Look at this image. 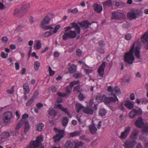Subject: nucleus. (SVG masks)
<instances>
[{"label":"nucleus","instance_id":"16","mask_svg":"<svg viewBox=\"0 0 148 148\" xmlns=\"http://www.w3.org/2000/svg\"><path fill=\"white\" fill-rule=\"evenodd\" d=\"M93 7L94 11L96 12L97 13H100L102 11L103 8L102 6L97 3H94L93 5Z\"/></svg>","mask_w":148,"mask_h":148},{"label":"nucleus","instance_id":"30","mask_svg":"<svg viewBox=\"0 0 148 148\" xmlns=\"http://www.w3.org/2000/svg\"><path fill=\"white\" fill-rule=\"evenodd\" d=\"M138 134V131L137 130H135L132 132L130 135L131 137L133 139H136L138 138L137 135Z\"/></svg>","mask_w":148,"mask_h":148},{"label":"nucleus","instance_id":"45","mask_svg":"<svg viewBox=\"0 0 148 148\" xmlns=\"http://www.w3.org/2000/svg\"><path fill=\"white\" fill-rule=\"evenodd\" d=\"M14 86H12L10 89H8L7 90V92L8 93L12 94L14 93Z\"/></svg>","mask_w":148,"mask_h":148},{"label":"nucleus","instance_id":"25","mask_svg":"<svg viewBox=\"0 0 148 148\" xmlns=\"http://www.w3.org/2000/svg\"><path fill=\"white\" fill-rule=\"evenodd\" d=\"M23 87L24 90V94L26 95L28 94L30 91L28 84L27 83H24L23 84Z\"/></svg>","mask_w":148,"mask_h":148},{"label":"nucleus","instance_id":"54","mask_svg":"<svg viewBox=\"0 0 148 148\" xmlns=\"http://www.w3.org/2000/svg\"><path fill=\"white\" fill-rule=\"evenodd\" d=\"M130 78L127 75H125L124 78V81L125 82L129 83L130 82Z\"/></svg>","mask_w":148,"mask_h":148},{"label":"nucleus","instance_id":"18","mask_svg":"<svg viewBox=\"0 0 148 148\" xmlns=\"http://www.w3.org/2000/svg\"><path fill=\"white\" fill-rule=\"evenodd\" d=\"M92 124L89 125L88 126V128L90 133L92 134H95L97 130V129L95 125L92 122Z\"/></svg>","mask_w":148,"mask_h":148},{"label":"nucleus","instance_id":"2","mask_svg":"<svg viewBox=\"0 0 148 148\" xmlns=\"http://www.w3.org/2000/svg\"><path fill=\"white\" fill-rule=\"evenodd\" d=\"M43 141V138L41 136H38L36 140L31 141L29 145L26 148H44L42 145V142Z\"/></svg>","mask_w":148,"mask_h":148},{"label":"nucleus","instance_id":"47","mask_svg":"<svg viewBox=\"0 0 148 148\" xmlns=\"http://www.w3.org/2000/svg\"><path fill=\"white\" fill-rule=\"evenodd\" d=\"M75 79H77L82 77L81 73H76L73 75Z\"/></svg>","mask_w":148,"mask_h":148},{"label":"nucleus","instance_id":"40","mask_svg":"<svg viewBox=\"0 0 148 148\" xmlns=\"http://www.w3.org/2000/svg\"><path fill=\"white\" fill-rule=\"evenodd\" d=\"M40 26L43 29L45 30L50 29L51 30L53 29V27L51 25L44 26V25H43V26Z\"/></svg>","mask_w":148,"mask_h":148},{"label":"nucleus","instance_id":"58","mask_svg":"<svg viewBox=\"0 0 148 148\" xmlns=\"http://www.w3.org/2000/svg\"><path fill=\"white\" fill-rule=\"evenodd\" d=\"M1 56L3 58H6L8 57V54L5 53L4 52H2L1 53Z\"/></svg>","mask_w":148,"mask_h":148},{"label":"nucleus","instance_id":"8","mask_svg":"<svg viewBox=\"0 0 148 148\" xmlns=\"http://www.w3.org/2000/svg\"><path fill=\"white\" fill-rule=\"evenodd\" d=\"M140 40L141 42L143 43L145 49H148V31L141 36Z\"/></svg>","mask_w":148,"mask_h":148},{"label":"nucleus","instance_id":"28","mask_svg":"<svg viewBox=\"0 0 148 148\" xmlns=\"http://www.w3.org/2000/svg\"><path fill=\"white\" fill-rule=\"evenodd\" d=\"M76 66L75 65L73 64L68 69V71L69 73H73L76 71Z\"/></svg>","mask_w":148,"mask_h":148},{"label":"nucleus","instance_id":"21","mask_svg":"<svg viewBox=\"0 0 148 148\" xmlns=\"http://www.w3.org/2000/svg\"><path fill=\"white\" fill-rule=\"evenodd\" d=\"M138 15L137 13L134 11L128 12L127 13L128 17L131 19H135Z\"/></svg>","mask_w":148,"mask_h":148},{"label":"nucleus","instance_id":"43","mask_svg":"<svg viewBox=\"0 0 148 148\" xmlns=\"http://www.w3.org/2000/svg\"><path fill=\"white\" fill-rule=\"evenodd\" d=\"M53 34L52 32H47L43 34V36L45 37H47Z\"/></svg>","mask_w":148,"mask_h":148},{"label":"nucleus","instance_id":"23","mask_svg":"<svg viewBox=\"0 0 148 148\" xmlns=\"http://www.w3.org/2000/svg\"><path fill=\"white\" fill-rule=\"evenodd\" d=\"M83 112L88 115H91L93 114V111L91 108L88 106L86 108H84Z\"/></svg>","mask_w":148,"mask_h":148},{"label":"nucleus","instance_id":"6","mask_svg":"<svg viewBox=\"0 0 148 148\" xmlns=\"http://www.w3.org/2000/svg\"><path fill=\"white\" fill-rule=\"evenodd\" d=\"M125 17V14L119 11H114L112 13V19H119Z\"/></svg>","mask_w":148,"mask_h":148},{"label":"nucleus","instance_id":"32","mask_svg":"<svg viewBox=\"0 0 148 148\" xmlns=\"http://www.w3.org/2000/svg\"><path fill=\"white\" fill-rule=\"evenodd\" d=\"M62 125L64 127L66 126L69 121V119L66 117H63L62 118Z\"/></svg>","mask_w":148,"mask_h":148},{"label":"nucleus","instance_id":"13","mask_svg":"<svg viewBox=\"0 0 148 148\" xmlns=\"http://www.w3.org/2000/svg\"><path fill=\"white\" fill-rule=\"evenodd\" d=\"M130 130V127H128L125 128L124 131L122 132L120 138L123 139H125L126 138L128 135Z\"/></svg>","mask_w":148,"mask_h":148},{"label":"nucleus","instance_id":"57","mask_svg":"<svg viewBox=\"0 0 148 148\" xmlns=\"http://www.w3.org/2000/svg\"><path fill=\"white\" fill-rule=\"evenodd\" d=\"M98 44L101 47H103L105 45L104 42L103 40H101L99 41Z\"/></svg>","mask_w":148,"mask_h":148},{"label":"nucleus","instance_id":"4","mask_svg":"<svg viewBox=\"0 0 148 148\" xmlns=\"http://www.w3.org/2000/svg\"><path fill=\"white\" fill-rule=\"evenodd\" d=\"M76 36V33L75 31H70L65 33L62 36V39L64 40H66L69 38H74Z\"/></svg>","mask_w":148,"mask_h":148},{"label":"nucleus","instance_id":"3","mask_svg":"<svg viewBox=\"0 0 148 148\" xmlns=\"http://www.w3.org/2000/svg\"><path fill=\"white\" fill-rule=\"evenodd\" d=\"M135 44H134L132 47L128 52L125 53L124 59L125 62L132 64L134 60V57L133 54Z\"/></svg>","mask_w":148,"mask_h":148},{"label":"nucleus","instance_id":"22","mask_svg":"<svg viewBox=\"0 0 148 148\" xmlns=\"http://www.w3.org/2000/svg\"><path fill=\"white\" fill-rule=\"evenodd\" d=\"M112 0H108L103 3V5L104 8H106L107 7L111 6L115 2L112 1Z\"/></svg>","mask_w":148,"mask_h":148},{"label":"nucleus","instance_id":"15","mask_svg":"<svg viewBox=\"0 0 148 148\" xmlns=\"http://www.w3.org/2000/svg\"><path fill=\"white\" fill-rule=\"evenodd\" d=\"M78 24L80 27L83 29H86L89 27V26L91 25L92 23H89L88 21H85L81 22H79Z\"/></svg>","mask_w":148,"mask_h":148},{"label":"nucleus","instance_id":"61","mask_svg":"<svg viewBox=\"0 0 148 148\" xmlns=\"http://www.w3.org/2000/svg\"><path fill=\"white\" fill-rule=\"evenodd\" d=\"M77 55L79 57L80 56L82 55V52L80 49H77L76 51Z\"/></svg>","mask_w":148,"mask_h":148},{"label":"nucleus","instance_id":"60","mask_svg":"<svg viewBox=\"0 0 148 148\" xmlns=\"http://www.w3.org/2000/svg\"><path fill=\"white\" fill-rule=\"evenodd\" d=\"M39 95V92L38 91H36L34 93V95L32 97L34 99L36 98Z\"/></svg>","mask_w":148,"mask_h":148},{"label":"nucleus","instance_id":"49","mask_svg":"<svg viewBox=\"0 0 148 148\" xmlns=\"http://www.w3.org/2000/svg\"><path fill=\"white\" fill-rule=\"evenodd\" d=\"M79 99L80 101H83L84 98L83 95L81 93H80L78 96Z\"/></svg>","mask_w":148,"mask_h":148},{"label":"nucleus","instance_id":"64","mask_svg":"<svg viewBox=\"0 0 148 148\" xmlns=\"http://www.w3.org/2000/svg\"><path fill=\"white\" fill-rule=\"evenodd\" d=\"M8 38L7 37L4 36L2 37L1 39V40L3 43H5L8 40Z\"/></svg>","mask_w":148,"mask_h":148},{"label":"nucleus","instance_id":"37","mask_svg":"<svg viewBox=\"0 0 148 148\" xmlns=\"http://www.w3.org/2000/svg\"><path fill=\"white\" fill-rule=\"evenodd\" d=\"M68 12H71L74 14H75L77 13L78 12V10L77 8H75L73 9H68Z\"/></svg>","mask_w":148,"mask_h":148},{"label":"nucleus","instance_id":"39","mask_svg":"<svg viewBox=\"0 0 148 148\" xmlns=\"http://www.w3.org/2000/svg\"><path fill=\"white\" fill-rule=\"evenodd\" d=\"M40 63L38 61H36L35 62L34 68L36 71H37L38 70L39 67L40 66Z\"/></svg>","mask_w":148,"mask_h":148},{"label":"nucleus","instance_id":"26","mask_svg":"<svg viewBox=\"0 0 148 148\" xmlns=\"http://www.w3.org/2000/svg\"><path fill=\"white\" fill-rule=\"evenodd\" d=\"M75 108L77 109V112L79 113L80 110H84V107L80 103H78L76 104Z\"/></svg>","mask_w":148,"mask_h":148},{"label":"nucleus","instance_id":"63","mask_svg":"<svg viewBox=\"0 0 148 148\" xmlns=\"http://www.w3.org/2000/svg\"><path fill=\"white\" fill-rule=\"evenodd\" d=\"M22 29V27L21 26H18L16 29L15 30L14 33H18Z\"/></svg>","mask_w":148,"mask_h":148},{"label":"nucleus","instance_id":"42","mask_svg":"<svg viewBox=\"0 0 148 148\" xmlns=\"http://www.w3.org/2000/svg\"><path fill=\"white\" fill-rule=\"evenodd\" d=\"M18 13H19V14L20 15V17L22 16V15H23L22 12L21 11V9L20 10H19L18 9H16L14 10V14L15 15H16Z\"/></svg>","mask_w":148,"mask_h":148},{"label":"nucleus","instance_id":"36","mask_svg":"<svg viewBox=\"0 0 148 148\" xmlns=\"http://www.w3.org/2000/svg\"><path fill=\"white\" fill-rule=\"evenodd\" d=\"M134 54L135 56L138 58L140 59L141 57L140 55V50L139 49H138L136 47L134 51Z\"/></svg>","mask_w":148,"mask_h":148},{"label":"nucleus","instance_id":"14","mask_svg":"<svg viewBox=\"0 0 148 148\" xmlns=\"http://www.w3.org/2000/svg\"><path fill=\"white\" fill-rule=\"evenodd\" d=\"M64 131H61L60 133L53 137V139L54 140V142H56L60 140L64 136Z\"/></svg>","mask_w":148,"mask_h":148},{"label":"nucleus","instance_id":"31","mask_svg":"<svg viewBox=\"0 0 148 148\" xmlns=\"http://www.w3.org/2000/svg\"><path fill=\"white\" fill-rule=\"evenodd\" d=\"M73 146V143L69 140L67 141L65 144V147L66 148H72Z\"/></svg>","mask_w":148,"mask_h":148},{"label":"nucleus","instance_id":"50","mask_svg":"<svg viewBox=\"0 0 148 148\" xmlns=\"http://www.w3.org/2000/svg\"><path fill=\"white\" fill-rule=\"evenodd\" d=\"M34 99L32 97H31L27 102L26 103V105L27 106H30L32 103L33 102L34 100Z\"/></svg>","mask_w":148,"mask_h":148},{"label":"nucleus","instance_id":"56","mask_svg":"<svg viewBox=\"0 0 148 148\" xmlns=\"http://www.w3.org/2000/svg\"><path fill=\"white\" fill-rule=\"evenodd\" d=\"M130 27V25L127 23H124L123 25V27L125 29H128Z\"/></svg>","mask_w":148,"mask_h":148},{"label":"nucleus","instance_id":"52","mask_svg":"<svg viewBox=\"0 0 148 148\" xmlns=\"http://www.w3.org/2000/svg\"><path fill=\"white\" fill-rule=\"evenodd\" d=\"M41 47V44L40 41H38L36 44V47L37 49H39Z\"/></svg>","mask_w":148,"mask_h":148},{"label":"nucleus","instance_id":"11","mask_svg":"<svg viewBox=\"0 0 148 148\" xmlns=\"http://www.w3.org/2000/svg\"><path fill=\"white\" fill-rule=\"evenodd\" d=\"M106 62H103L101 64L100 66L97 70V72L99 75L101 77L103 76L104 71V68L106 65Z\"/></svg>","mask_w":148,"mask_h":148},{"label":"nucleus","instance_id":"9","mask_svg":"<svg viewBox=\"0 0 148 148\" xmlns=\"http://www.w3.org/2000/svg\"><path fill=\"white\" fill-rule=\"evenodd\" d=\"M142 114V110L139 108L138 110L135 109L132 110L129 114V116L131 119H133L136 115L140 116Z\"/></svg>","mask_w":148,"mask_h":148},{"label":"nucleus","instance_id":"20","mask_svg":"<svg viewBox=\"0 0 148 148\" xmlns=\"http://www.w3.org/2000/svg\"><path fill=\"white\" fill-rule=\"evenodd\" d=\"M50 17L47 15L44 18L42 21L41 23L40 26H43V25L49 24L50 23Z\"/></svg>","mask_w":148,"mask_h":148},{"label":"nucleus","instance_id":"1","mask_svg":"<svg viewBox=\"0 0 148 148\" xmlns=\"http://www.w3.org/2000/svg\"><path fill=\"white\" fill-rule=\"evenodd\" d=\"M112 94L114 97H107L105 95H103L102 99L103 101L104 104L106 105H109L111 103H114L116 101H119L116 95H119L121 93V90L118 87L115 86L113 89Z\"/></svg>","mask_w":148,"mask_h":148},{"label":"nucleus","instance_id":"44","mask_svg":"<svg viewBox=\"0 0 148 148\" xmlns=\"http://www.w3.org/2000/svg\"><path fill=\"white\" fill-rule=\"evenodd\" d=\"M79 134V132L78 131H76L70 134V136L71 137L78 135Z\"/></svg>","mask_w":148,"mask_h":148},{"label":"nucleus","instance_id":"53","mask_svg":"<svg viewBox=\"0 0 148 148\" xmlns=\"http://www.w3.org/2000/svg\"><path fill=\"white\" fill-rule=\"evenodd\" d=\"M83 145V143L81 141H79L77 142V143L74 146V147H78L81 146H82Z\"/></svg>","mask_w":148,"mask_h":148},{"label":"nucleus","instance_id":"12","mask_svg":"<svg viewBox=\"0 0 148 148\" xmlns=\"http://www.w3.org/2000/svg\"><path fill=\"white\" fill-rule=\"evenodd\" d=\"M56 107L66 114L69 117L71 118L72 117L69 110L66 108H64L63 107L61 104H58L56 105Z\"/></svg>","mask_w":148,"mask_h":148},{"label":"nucleus","instance_id":"17","mask_svg":"<svg viewBox=\"0 0 148 148\" xmlns=\"http://www.w3.org/2000/svg\"><path fill=\"white\" fill-rule=\"evenodd\" d=\"M135 124L136 126L138 127L139 128H141L144 124L142 117H139L135 122Z\"/></svg>","mask_w":148,"mask_h":148},{"label":"nucleus","instance_id":"7","mask_svg":"<svg viewBox=\"0 0 148 148\" xmlns=\"http://www.w3.org/2000/svg\"><path fill=\"white\" fill-rule=\"evenodd\" d=\"M12 117V112L8 111L4 113L3 115V119L4 122L8 124L10 121V119Z\"/></svg>","mask_w":148,"mask_h":148},{"label":"nucleus","instance_id":"34","mask_svg":"<svg viewBox=\"0 0 148 148\" xmlns=\"http://www.w3.org/2000/svg\"><path fill=\"white\" fill-rule=\"evenodd\" d=\"M24 123L25 125L24 132L25 133H27L30 129V126L28 121H26Z\"/></svg>","mask_w":148,"mask_h":148},{"label":"nucleus","instance_id":"48","mask_svg":"<svg viewBox=\"0 0 148 148\" xmlns=\"http://www.w3.org/2000/svg\"><path fill=\"white\" fill-rule=\"evenodd\" d=\"M81 85H78L76 86L73 89V91H76L78 92H80L79 89L80 88Z\"/></svg>","mask_w":148,"mask_h":148},{"label":"nucleus","instance_id":"41","mask_svg":"<svg viewBox=\"0 0 148 148\" xmlns=\"http://www.w3.org/2000/svg\"><path fill=\"white\" fill-rule=\"evenodd\" d=\"M1 135L3 138H7L10 136L9 133L7 132H2L1 134Z\"/></svg>","mask_w":148,"mask_h":148},{"label":"nucleus","instance_id":"51","mask_svg":"<svg viewBox=\"0 0 148 148\" xmlns=\"http://www.w3.org/2000/svg\"><path fill=\"white\" fill-rule=\"evenodd\" d=\"M60 25H56L54 29L53 30V33H55L57 32L58 29L60 28Z\"/></svg>","mask_w":148,"mask_h":148},{"label":"nucleus","instance_id":"55","mask_svg":"<svg viewBox=\"0 0 148 148\" xmlns=\"http://www.w3.org/2000/svg\"><path fill=\"white\" fill-rule=\"evenodd\" d=\"M49 71L50 75L52 76L54 75L55 72L52 70L50 66H49Z\"/></svg>","mask_w":148,"mask_h":148},{"label":"nucleus","instance_id":"24","mask_svg":"<svg viewBox=\"0 0 148 148\" xmlns=\"http://www.w3.org/2000/svg\"><path fill=\"white\" fill-rule=\"evenodd\" d=\"M72 27L75 28L78 34H79L80 32V28L78 24L75 22L71 23Z\"/></svg>","mask_w":148,"mask_h":148},{"label":"nucleus","instance_id":"10","mask_svg":"<svg viewBox=\"0 0 148 148\" xmlns=\"http://www.w3.org/2000/svg\"><path fill=\"white\" fill-rule=\"evenodd\" d=\"M136 143L135 140L130 139L125 141L124 146L125 148H132L134 147Z\"/></svg>","mask_w":148,"mask_h":148},{"label":"nucleus","instance_id":"27","mask_svg":"<svg viewBox=\"0 0 148 148\" xmlns=\"http://www.w3.org/2000/svg\"><path fill=\"white\" fill-rule=\"evenodd\" d=\"M124 105L128 108L130 110L132 109L134 106V104L132 103V102L129 101H127L125 103Z\"/></svg>","mask_w":148,"mask_h":148},{"label":"nucleus","instance_id":"35","mask_svg":"<svg viewBox=\"0 0 148 148\" xmlns=\"http://www.w3.org/2000/svg\"><path fill=\"white\" fill-rule=\"evenodd\" d=\"M106 113V110L104 108L101 109L99 112V115L101 116H103L105 115Z\"/></svg>","mask_w":148,"mask_h":148},{"label":"nucleus","instance_id":"29","mask_svg":"<svg viewBox=\"0 0 148 148\" xmlns=\"http://www.w3.org/2000/svg\"><path fill=\"white\" fill-rule=\"evenodd\" d=\"M48 113L50 115L53 116L55 117L57 114L56 111L53 108H51L48 110Z\"/></svg>","mask_w":148,"mask_h":148},{"label":"nucleus","instance_id":"62","mask_svg":"<svg viewBox=\"0 0 148 148\" xmlns=\"http://www.w3.org/2000/svg\"><path fill=\"white\" fill-rule=\"evenodd\" d=\"M57 95L61 97H65L66 96V94L64 93H62L61 92H57Z\"/></svg>","mask_w":148,"mask_h":148},{"label":"nucleus","instance_id":"19","mask_svg":"<svg viewBox=\"0 0 148 148\" xmlns=\"http://www.w3.org/2000/svg\"><path fill=\"white\" fill-rule=\"evenodd\" d=\"M29 8L30 5L29 4L23 5L21 9V11L22 12L23 14H24L27 12Z\"/></svg>","mask_w":148,"mask_h":148},{"label":"nucleus","instance_id":"5","mask_svg":"<svg viewBox=\"0 0 148 148\" xmlns=\"http://www.w3.org/2000/svg\"><path fill=\"white\" fill-rule=\"evenodd\" d=\"M29 116V115L27 114H24L22 116V118L20 121L18 123L16 127V130L15 132V134H13L14 135L16 136L18 134V130H18L23 125V123L26 121L25 120L26 118H28Z\"/></svg>","mask_w":148,"mask_h":148},{"label":"nucleus","instance_id":"59","mask_svg":"<svg viewBox=\"0 0 148 148\" xmlns=\"http://www.w3.org/2000/svg\"><path fill=\"white\" fill-rule=\"evenodd\" d=\"M132 37V36L130 34H126L125 36V39L127 40H130Z\"/></svg>","mask_w":148,"mask_h":148},{"label":"nucleus","instance_id":"38","mask_svg":"<svg viewBox=\"0 0 148 148\" xmlns=\"http://www.w3.org/2000/svg\"><path fill=\"white\" fill-rule=\"evenodd\" d=\"M71 88H70L69 86H67L66 88V92L64 93L66 94V96H69L70 93L71 92Z\"/></svg>","mask_w":148,"mask_h":148},{"label":"nucleus","instance_id":"33","mask_svg":"<svg viewBox=\"0 0 148 148\" xmlns=\"http://www.w3.org/2000/svg\"><path fill=\"white\" fill-rule=\"evenodd\" d=\"M44 126V125L42 123H39L37 125V130L39 132L41 131Z\"/></svg>","mask_w":148,"mask_h":148},{"label":"nucleus","instance_id":"46","mask_svg":"<svg viewBox=\"0 0 148 148\" xmlns=\"http://www.w3.org/2000/svg\"><path fill=\"white\" fill-rule=\"evenodd\" d=\"M143 132L148 133V125L146 124L143 128Z\"/></svg>","mask_w":148,"mask_h":148}]
</instances>
